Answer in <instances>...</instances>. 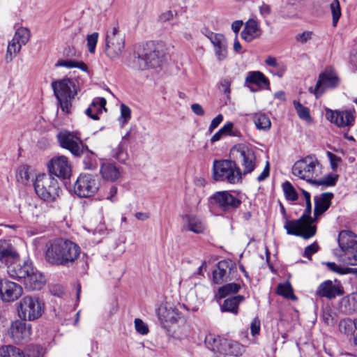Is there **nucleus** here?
I'll use <instances>...</instances> for the list:
<instances>
[{
    "label": "nucleus",
    "mask_w": 357,
    "mask_h": 357,
    "mask_svg": "<svg viewBox=\"0 0 357 357\" xmlns=\"http://www.w3.org/2000/svg\"><path fill=\"white\" fill-rule=\"evenodd\" d=\"M45 257L52 265L68 266L79 256V246L68 239L55 238L48 241L45 245Z\"/></svg>",
    "instance_id": "f257e3e1"
},
{
    "label": "nucleus",
    "mask_w": 357,
    "mask_h": 357,
    "mask_svg": "<svg viewBox=\"0 0 357 357\" xmlns=\"http://www.w3.org/2000/svg\"><path fill=\"white\" fill-rule=\"evenodd\" d=\"M7 273L10 278L22 280L25 288L30 291L40 290L45 283L43 274L29 261L22 263L15 261L8 266Z\"/></svg>",
    "instance_id": "f03ea898"
},
{
    "label": "nucleus",
    "mask_w": 357,
    "mask_h": 357,
    "mask_svg": "<svg viewBox=\"0 0 357 357\" xmlns=\"http://www.w3.org/2000/svg\"><path fill=\"white\" fill-rule=\"evenodd\" d=\"M305 210L301 218L294 220H286L284 227L288 234L308 239L315 235L316 227L312 225L311 202H305Z\"/></svg>",
    "instance_id": "7ed1b4c3"
},
{
    "label": "nucleus",
    "mask_w": 357,
    "mask_h": 357,
    "mask_svg": "<svg viewBox=\"0 0 357 357\" xmlns=\"http://www.w3.org/2000/svg\"><path fill=\"white\" fill-rule=\"evenodd\" d=\"M51 86L61 110L67 114L69 113L72 100L77 93L76 81L63 78L53 81Z\"/></svg>",
    "instance_id": "20e7f679"
},
{
    "label": "nucleus",
    "mask_w": 357,
    "mask_h": 357,
    "mask_svg": "<svg viewBox=\"0 0 357 357\" xmlns=\"http://www.w3.org/2000/svg\"><path fill=\"white\" fill-rule=\"evenodd\" d=\"M161 53L159 46L153 41H149L135 47L134 52L135 62L139 70H146L155 68L160 63Z\"/></svg>",
    "instance_id": "39448f33"
},
{
    "label": "nucleus",
    "mask_w": 357,
    "mask_h": 357,
    "mask_svg": "<svg viewBox=\"0 0 357 357\" xmlns=\"http://www.w3.org/2000/svg\"><path fill=\"white\" fill-rule=\"evenodd\" d=\"M213 177L216 181L236 184L241 181V169L235 161L230 160H215L213 165Z\"/></svg>",
    "instance_id": "423d86ee"
},
{
    "label": "nucleus",
    "mask_w": 357,
    "mask_h": 357,
    "mask_svg": "<svg viewBox=\"0 0 357 357\" xmlns=\"http://www.w3.org/2000/svg\"><path fill=\"white\" fill-rule=\"evenodd\" d=\"M34 189L37 195L45 202H53L60 191L58 181L47 174H39L34 182Z\"/></svg>",
    "instance_id": "0eeeda50"
},
{
    "label": "nucleus",
    "mask_w": 357,
    "mask_h": 357,
    "mask_svg": "<svg viewBox=\"0 0 357 357\" xmlns=\"http://www.w3.org/2000/svg\"><path fill=\"white\" fill-rule=\"evenodd\" d=\"M241 201L229 191H217L208 198V206L211 211L218 209L224 213H231L238 208Z\"/></svg>",
    "instance_id": "6e6552de"
},
{
    "label": "nucleus",
    "mask_w": 357,
    "mask_h": 357,
    "mask_svg": "<svg viewBox=\"0 0 357 357\" xmlns=\"http://www.w3.org/2000/svg\"><path fill=\"white\" fill-rule=\"evenodd\" d=\"M44 311V303L36 296H24L18 303L17 313L24 321H35Z\"/></svg>",
    "instance_id": "1a4fd4ad"
},
{
    "label": "nucleus",
    "mask_w": 357,
    "mask_h": 357,
    "mask_svg": "<svg viewBox=\"0 0 357 357\" xmlns=\"http://www.w3.org/2000/svg\"><path fill=\"white\" fill-rule=\"evenodd\" d=\"M320 165L314 155H309L297 160L292 167V174L301 179L312 183V178L317 176V167Z\"/></svg>",
    "instance_id": "9d476101"
},
{
    "label": "nucleus",
    "mask_w": 357,
    "mask_h": 357,
    "mask_svg": "<svg viewBox=\"0 0 357 357\" xmlns=\"http://www.w3.org/2000/svg\"><path fill=\"white\" fill-rule=\"evenodd\" d=\"M125 36L120 33L119 27L114 26L105 37V53L111 60L119 59L125 48Z\"/></svg>",
    "instance_id": "9b49d317"
},
{
    "label": "nucleus",
    "mask_w": 357,
    "mask_h": 357,
    "mask_svg": "<svg viewBox=\"0 0 357 357\" xmlns=\"http://www.w3.org/2000/svg\"><path fill=\"white\" fill-rule=\"evenodd\" d=\"M56 137L59 146L68 150L75 157H81L82 153L86 149V144L83 143L78 132L63 130L57 134Z\"/></svg>",
    "instance_id": "f8f14e48"
},
{
    "label": "nucleus",
    "mask_w": 357,
    "mask_h": 357,
    "mask_svg": "<svg viewBox=\"0 0 357 357\" xmlns=\"http://www.w3.org/2000/svg\"><path fill=\"white\" fill-rule=\"evenodd\" d=\"M100 187L96 175L81 174L74 184V192L80 197H89L95 195Z\"/></svg>",
    "instance_id": "ddd939ff"
},
{
    "label": "nucleus",
    "mask_w": 357,
    "mask_h": 357,
    "mask_svg": "<svg viewBox=\"0 0 357 357\" xmlns=\"http://www.w3.org/2000/svg\"><path fill=\"white\" fill-rule=\"evenodd\" d=\"M233 151L236 152V158L243 167L241 176L252 173L257 166V158L252 149L245 144H238Z\"/></svg>",
    "instance_id": "4468645a"
},
{
    "label": "nucleus",
    "mask_w": 357,
    "mask_h": 357,
    "mask_svg": "<svg viewBox=\"0 0 357 357\" xmlns=\"http://www.w3.org/2000/svg\"><path fill=\"white\" fill-rule=\"evenodd\" d=\"M326 118L338 128H351L354 125L356 112L354 109L333 110L326 108Z\"/></svg>",
    "instance_id": "2eb2a0df"
},
{
    "label": "nucleus",
    "mask_w": 357,
    "mask_h": 357,
    "mask_svg": "<svg viewBox=\"0 0 357 357\" xmlns=\"http://www.w3.org/2000/svg\"><path fill=\"white\" fill-rule=\"evenodd\" d=\"M340 79L332 69H326L319 75L315 88L309 89V91L314 93L317 98L320 97L328 88L334 89L339 85Z\"/></svg>",
    "instance_id": "dca6fc26"
},
{
    "label": "nucleus",
    "mask_w": 357,
    "mask_h": 357,
    "mask_svg": "<svg viewBox=\"0 0 357 357\" xmlns=\"http://www.w3.org/2000/svg\"><path fill=\"white\" fill-rule=\"evenodd\" d=\"M49 174L59 178L66 179L71 174V165L67 157L58 155L53 157L47 164Z\"/></svg>",
    "instance_id": "f3484780"
},
{
    "label": "nucleus",
    "mask_w": 357,
    "mask_h": 357,
    "mask_svg": "<svg viewBox=\"0 0 357 357\" xmlns=\"http://www.w3.org/2000/svg\"><path fill=\"white\" fill-rule=\"evenodd\" d=\"M236 273V265L231 261L222 260L218 263L217 268L213 271V280L215 284H221L233 280Z\"/></svg>",
    "instance_id": "a211bd4d"
},
{
    "label": "nucleus",
    "mask_w": 357,
    "mask_h": 357,
    "mask_svg": "<svg viewBox=\"0 0 357 357\" xmlns=\"http://www.w3.org/2000/svg\"><path fill=\"white\" fill-rule=\"evenodd\" d=\"M9 334L15 343L27 342L31 335V324H26L22 319L15 320L11 323Z\"/></svg>",
    "instance_id": "6ab92c4d"
},
{
    "label": "nucleus",
    "mask_w": 357,
    "mask_h": 357,
    "mask_svg": "<svg viewBox=\"0 0 357 357\" xmlns=\"http://www.w3.org/2000/svg\"><path fill=\"white\" fill-rule=\"evenodd\" d=\"M22 291L20 284L6 278L0 280V295L3 301L11 302L18 299Z\"/></svg>",
    "instance_id": "aec40b11"
},
{
    "label": "nucleus",
    "mask_w": 357,
    "mask_h": 357,
    "mask_svg": "<svg viewBox=\"0 0 357 357\" xmlns=\"http://www.w3.org/2000/svg\"><path fill=\"white\" fill-rule=\"evenodd\" d=\"M344 294L343 287L340 282L326 280L321 283L316 291V295L319 297H324L328 299L335 298Z\"/></svg>",
    "instance_id": "412c9836"
},
{
    "label": "nucleus",
    "mask_w": 357,
    "mask_h": 357,
    "mask_svg": "<svg viewBox=\"0 0 357 357\" xmlns=\"http://www.w3.org/2000/svg\"><path fill=\"white\" fill-rule=\"evenodd\" d=\"M206 36L214 47L218 60L219 61L225 60L228 54L227 41L225 36L221 33L209 32Z\"/></svg>",
    "instance_id": "4be33fe9"
},
{
    "label": "nucleus",
    "mask_w": 357,
    "mask_h": 357,
    "mask_svg": "<svg viewBox=\"0 0 357 357\" xmlns=\"http://www.w3.org/2000/svg\"><path fill=\"white\" fill-rule=\"evenodd\" d=\"M20 256L14 247L7 241L0 240V266L8 268L10 264L19 260Z\"/></svg>",
    "instance_id": "5701e85b"
},
{
    "label": "nucleus",
    "mask_w": 357,
    "mask_h": 357,
    "mask_svg": "<svg viewBox=\"0 0 357 357\" xmlns=\"http://www.w3.org/2000/svg\"><path fill=\"white\" fill-rule=\"evenodd\" d=\"M270 84L269 80L260 71L249 72L245 79V86L250 89L252 92L257 90L254 89L252 85L257 86L259 89H267Z\"/></svg>",
    "instance_id": "b1692460"
},
{
    "label": "nucleus",
    "mask_w": 357,
    "mask_h": 357,
    "mask_svg": "<svg viewBox=\"0 0 357 357\" xmlns=\"http://www.w3.org/2000/svg\"><path fill=\"white\" fill-rule=\"evenodd\" d=\"M261 33L262 30L259 26V22L256 20L250 19L245 22L241 36L243 40L250 43L254 39L260 37Z\"/></svg>",
    "instance_id": "393cba45"
},
{
    "label": "nucleus",
    "mask_w": 357,
    "mask_h": 357,
    "mask_svg": "<svg viewBox=\"0 0 357 357\" xmlns=\"http://www.w3.org/2000/svg\"><path fill=\"white\" fill-rule=\"evenodd\" d=\"M204 342L206 347L215 355L221 354L223 347L227 345L226 338L213 333H209L205 337Z\"/></svg>",
    "instance_id": "a878e982"
},
{
    "label": "nucleus",
    "mask_w": 357,
    "mask_h": 357,
    "mask_svg": "<svg viewBox=\"0 0 357 357\" xmlns=\"http://www.w3.org/2000/svg\"><path fill=\"white\" fill-rule=\"evenodd\" d=\"M333 197L332 192L322 193L320 197L314 198V215L318 218L323 213L326 211L331 204V199Z\"/></svg>",
    "instance_id": "bb28decb"
},
{
    "label": "nucleus",
    "mask_w": 357,
    "mask_h": 357,
    "mask_svg": "<svg viewBox=\"0 0 357 357\" xmlns=\"http://www.w3.org/2000/svg\"><path fill=\"white\" fill-rule=\"evenodd\" d=\"M244 301L245 297L242 295L229 296L220 303V310L223 312H229L236 315L238 313L239 305Z\"/></svg>",
    "instance_id": "cd10ccee"
},
{
    "label": "nucleus",
    "mask_w": 357,
    "mask_h": 357,
    "mask_svg": "<svg viewBox=\"0 0 357 357\" xmlns=\"http://www.w3.org/2000/svg\"><path fill=\"white\" fill-rule=\"evenodd\" d=\"M100 173L104 180L114 182L121 176V171L114 163L103 162Z\"/></svg>",
    "instance_id": "c85d7f7f"
},
{
    "label": "nucleus",
    "mask_w": 357,
    "mask_h": 357,
    "mask_svg": "<svg viewBox=\"0 0 357 357\" xmlns=\"http://www.w3.org/2000/svg\"><path fill=\"white\" fill-rule=\"evenodd\" d=\"M183 220L188 229L195 234L203 233L205 230L204 223L195 215L185 214L183 216Z\"/></svg>",
    "instance_id": "c756f323"
},
{
    "label": "nucleus",
    "mask_w": 357,
    "mask_h": 357,
    "mask_svg": "<svg viewBox=\"0 0 357 357\" xmlns=\"http://www.w3.org/2000/svg\"><path fill=\"white\" fill-rule=\"evenodd\" d=\"M106 100L104 98H96L89 107L86 109L85 114L93 120L99 119V114L105 109Z\"/></svg>",
    "instance_id": "7c9ffc66"
},
{
    "label": "nucleus",
    "mask_w": 357,
    "mask_h": 357,
    "mask_svg": "<svg viewBox=\"0 0 357 357\" xmlns=\"http://www.w3.org/2000/svg\"><path fill=\"white\" fill-rule=\"evenodd\" d=\"M224 136L241 137V132L234 128V123L227 122L217 132H215L211 138V142L215 143L222 139Z\"/></svg>",
    "instance_id": "2f4dec72"
},
{
    "label": "nucleus",
    "mask_w": 357,
    "mask_h": 357,
    "mask_svg": "<svg viewBox=\"0 0 357 357\" xmlns=\"http://www.w3.org/2000/svg\"><path fill=\"white\" fill-rule=\"evenodd\" d=\"M338 244L343 252L354 248V234L350 231L343 230L338 235Z\"/></svg>",
    "instance_id": "473e14b6"
},
{
    "label": "nucleus",
    "mask_w": 357,
    "mask_h": 357,
    "mask_svg": "<svg viewBox=\"0 0 357 357\" xmlns=\"http://www.w3.org/2000/svg\"><path fill=\"white\" fill-rule=\"evenodd\" d=\"M158 316L162 324H173L177 321V313L172 307H161L158 310Z\"/></svg>",
    "instance_id": "72a5a7b5"
},
{
    "label": "nucleus",
    "mask_w": 357,
    "mask_h": 357,
    "mask_svg": "<svg viewBox=\"0 0 357 357\" xmlns=\"http://www.w3.org/2000/svg\"><path fill=\"white\" fill-rule=\"evenodd\" d=\"M227 346L223 347L221 354L228 356H240L244 352V347L239 342L227 339Z\"/></svg>",
    "instance_id": "f704fd0d"
},
{
    "label": "nucleus",
    "mask_w": 357,
    "mask_h": 357,
    "mask_svg": "<svg viewBox=\"0 0 357 357\" xmlns=\"http://www.w3.org/2000/svg\"><path fill=\"white\" fill-rule=\"evenodd\" d=\"M83 158V165L85 169L93 170L97 167V155L91 151L86 145V149H84L82 153Z\"/></svg>",
    "instance_id": "c9c22d12"
},
{
    "label": "nucleus",
    "mask_w": 357,
    "mask_h": 357,
    "mask_svg": "<svg viewBox=\"0 0 357 357\" xmlns=\"http://www.w3.org/2000/svg\"><path fill=\"white\" fill-rule=\"evenodd\" d=\"M241 289V284L237 283H228L218 289V294L215 296L216 299L223 298L229 294H236Z\"/></svg>",
    "instance_id": "e433bc0d"
},
{
    "label": "nucleus",
    "mask_w": 357,
    "mask_h": 357,
    "mask_svg": "<svg viewBox=\"0 0 357 357\" xmlns=\"http://www.w3.org/2000/svg\"><path fill=\"white\" fill-rule=\"evenodd\" d=\"M254 123L259 130H267L271 126L269 118L264 113H255L253 116Z\"/></svg>",
    "instance_id": "4c0bfd02"
},
{
    "label": "nucleus",
    "mask_w": 357,
    "mask_h": 357,
    "mask_svg": "<svg viewBox=\"0 0 357 357\" xmlns=\"http://www.w3.org/2000/svg\"><path fill=\"white\" fill-rule=\"evenodd\" d=\"M0 357H23V351L13 345H4L0 347Z\"/></svg>",
    "instance_id": "58836bf2"
},
{
    "label": "nucleus",
    "mask_w": 357,
    "mask_h": 357,
    "mask_svg": "<svg viewBox=\"0 0 357 357\" xmlns=\"http://www.w3.org/2000/svg\"><path fill=\"white\" fill-rule=\"evenodd\" d=\"M339 176L336 174H328L320 179H314L312 184L316 185L335 186L338 180Z\"/></svg>",
    "instance_id": "ea45409f"
},
{
    "label": "nucleus",
    "mask_w": 357,
    "mask_h": 357,
    "mask_svg": "<svg viewBox=\"0 0 357 357\" xmlns=\"http://www.w3.org/2000/svg\"><path fill=\"white\" fill-rule=\"evenodd\" d=\"M56 67H66L68 68H77L84 71H86L88 68L86 63L82 61H77L72 59H66V60H59L57 63L55 64Z\"/></svg>",
    "instance_id": "a19ab883"
},
{
    "label": "nucleus",
    "mask_w": 357,
    "mask_h": 357,
    "mask_svg": "<svg viewBox=\"0 0 357 357\" xmlns=\"http://www.w3.org/2000/svg\"><path fill=\"white\" fill-rule=\"evenodd\" d=\"M45 354V349L38 344L29 345L25 351L23 352V357H44Z\"/></svg>",
    "instance_id": "79ce46f5"
},
{
    "label": "nucleus",
    "mask_w": 357,
    "mask_h": 357,
    "mask_svg": "<svg viewBox=\"0 0 357 357\" xmlns=\"http://www.w3.org/2000/svg\"><path fill=\"white\" fill-rule=\"evenodd\" d=\"M277 294L286 298H291L292 300H295L296 298V296L293 293V290L289 282L279 284L277 287Z\"/></svg>",
    "instance_id": "37998d69"
},
{
    "label": "nucleus",
    "mask_w": 357,
    "mask_h": 357,
    "mask_svg": "<svg viewBox=\"0 0 357 357\" xmlns=\"http://www.w3.org/2000/svg\"><path fill=\"white\" fill-rule=\"evenodd\" d=\"M15 40H17L21 45H24L29 40L30 31L28 29L19 28L14 35Z\"/></svg>",
    "instance_id": "c03bdc74"
},
{
    "label": "nucleus",
    "mask_w": 357,
    "mask_h": 357,
    "mask_svg": "<svg viewBox=\"0 0 357 357\" xmlns=\"http://www.w3.org/2000/svg\"><path fill=\"white\" fill-rule=\"evenodd\" d=\"M282 190L287 199L290 201H296L298 199V193L289 181H287L283 183Z\"/></svg>",
    "instance_id": "a18cd8bd"
},
{
    "label": "nucleus",
    "mask_w": 357,
    "mask_h": 357,
    "mask_svg": "<svg viewBox=\"0 0 357 357\" xmlns=\"http://www.w3.org/2000/svg\"><path fill=\"white\" fill-rule=\"evenodd\" d=\"M330 9L333 17V26L335 27L342 15L340 1L333 0L330 4Z\"/></svg>",
    "instance_id": "49530a36"
},
{
    "label": "nucleus",
    "mask_w": 357,
    "mask_h": 357,
    "mask_svg": "<svg viewBox=\"0 0 357 357\" xmlns=\"http://www.w3.org/2000/svg\"><path fill=\"white\" fill-rule=\"evenodd\" d=\"M357 319H347L340 321V331L346 334H349L353 331V329H357Z\"/></svg>",
    "instance_id": "de8ad7c7"
},
{
    "label": "nucleus",
    "mask_w": 357,
    "mask_h": 357,
    "mask_svg": "<svg viewBox=\"0 0 357 357\" xmlns=\"http://www.w3.org/2000/svg\"><path fill=\"white\" fill-rule=\"evenodd\" d=\"M344 252L342 257L345 264L351 266L357 265V250L353 248Z\"/></svg>",
    "instance_id": "09e8293b"
},
{
    "label": "nucleus",
    "mask_w": 357,
    "mask_h": 357,
    "mask_svg": "<svg viewBox=\"0 0 357 357\" xmlns=\"http://www.w3.org/2000/svg\"><path fill=\"white\" fill-rule=\"evenodd\" d=\"M294 105L300 119L305 121L310 120V111L307 107L303 106L301 103L296 101L294 102Z\"/></svg>",
    "instance_id": "8fccbe9b"
},
{
    "label": "nucleus",
    "mask_w": 357,
    "mask_h": 357,
    "mask_svg": "<svg viewBox=\"0 0 357 357\" xmlns=\"http://www.w3.org/2000/svg\"><path fill=\"white\" fill-rule=\"evenodd\" d=\"M17 178L22 183H26L29 181L30 174L27 166H22L18 169Z\"/></svg>",
    "instance_id": "3c124183"
},
{
    "label": "nucleus",
    "mask_w": 357,
    "mask_h": 357,
    "mask_svg": "<svg viewBox=\"0 0 357 357\" xmlns=\"http://www.w3.org/2000/svg\"><path fill=\"white\" fill-rule=\"evenodd\" d=\"M98 33L93 32L86 37L88 50L90 53H94L98 39Z\"/></svg>",
    "instance_id": "603ef678"
},
{
    "label": "nucleus",
    "mask_w": 357,
    "mask_h": 357,
    "mask_svg": "<svg viewBox=\"0 0 357 357\" xmlns=\"http://www.w3.org/2000/svg\"><path fill=\"white\" fill-rule=\"evenodd\" d=\"M131 118V110L129 107L125 104L121 105V116L119 117V121L123 124L127 123Z\"/></svg>",
    "instance_id": "864d4df0"
},
{
    "label": "nucleus",
    "mask_w": 357,
    "mask_h": 357,
    "mask_svg": "<svg viewBox=\"0 0 357 357\" xmlns=\"http://www.w3.org/2000/svg\"><path fill=\"white\" fill-rule=\"evenodd\" d=\"M26 211L28 213V215H29L32 220H36L42 215L40 207L35 204H29Z\"/></svg>",
    "instance_id": "5fc2aeb1"
},
{
    "label": "nucleus",
    "mask_w": 357,
    "mask_h": 357,
    "mask_svg": "<svg viewBox=\"0 0 357 357\" xmlns=\"http://www.w3.org/2000/svg\"><path fill=\"white\" fill-rule=\"evenodd\" d=\"M319 250V246L318 243L317 242H314L305 248L303 257L307 258L308 259H311L312 255L317 252Z\"/></svg>",
    "instance_id": "6e6d98bb"
},
{
    "label": "nucleus",
    "mask_w": 357,
    "mask_h": 357,
    "mask_svg": "<svg viewBox=\"0 0 357 357\" xmlns=\"http://www.w3.org/2000/svg\"><path fill=\"white\" fill-rule=\"evenodd\" d=\"M22 46V45H21L17 40H15V38H13L8 43L7 53L10 55L13 54H16L20 51Z\"/></svg>",
    "instance_id": "4d7b16f0"
},
{
    "label": "nucleus",
    "mask_w": 357,
    "mask_h": 357,
    "mask_svg": "<svg viewBox=\"0 0 357 357\" xmlns=\"http://www.w3.org/2000/svg\"><path fill=\"white\" fill-rule=\"evenodd\" d=\"M135 326L136 331L141 335H146L149 333L147 325L140 319H135Z\"/></svg>",
    "instance_id": "13d9d810"
},
{
    "label": "nucleus",
    "mask_w": 357,
    "mask_h": 357,
    "mask_svg": "<svg viewBox=\"0 0 357 357\" xmlns=\"http://www.w3.org/2000/svg\"><path fill=\"white\" fill-rule=\"evenodd\" d=\"M326 154L330 160L331 169L335 171L337 168L338 163L341 161V158L330 151H328Z\"/></svg>",
    "instance_id": "bf43d9fd"
},
{
    "label": "nucleus",
    "mask_w": 357,
    "mask_h": 357,
    "mask_svg": "<svg viewBox=\"0 0 357 357\" xmlns=\"http://www.w3.org/2000/svg\"><path fill=\"white\" fill-rule=\"evenodd\" d=\"M223 121V116L220 114L218 116H216L211 122V124L208 127V132L210 133H212L213 130L218 128V126L221 123V122Z\"/></svg>",
    "instance_id": "052dcab7"
},
{
    "label": "nucleus",
    "mask_w": 357,
    "mask_h": 357,
    "mask_svg": "<svg viewBox=\"0 0 357 357\" xmlns=\"http://www.w3.org/2000/svg\"><path fill=\"white\" fill-rule=\"evenodd\" d=\"M260 15L264 17H268L271 13V8L268 4L262 2L261 5L259 7Z\"/></svg>",
    "instance_id": "680f3d73"
},
{
    "label": "nucleus",
    "mask_w": 357,
    "mask_h": 357,
    "mask_svg": "<svg viewBox=\"0 0 357 357\" xmlns=\"http://www.w3.org/2000/svg\"><path fill=\"white\" fill-rule=\"evenodd\" d=\"M251 334L255 336L258 335L260 331V321L257 318L252 320L250 326Z\"/></svg>",
    "instance_id": "e2e57ef3"
},
{
    "label": "nucleus",
    "mask_w": 357,
    "mask_h": 357,
    "mask_svg": "<svg viewBox=\"0 0 357 357\" xmlns=\"http://www.w3.org/2000/svg\"><path fill=\"white\" fill-rule=\"evenodd\" d=\"M324 264H325L330 271H333L335 273L340 274H344L346 273L344 271H343V269L341 267L338 266L335 262H326L324 263Z\"/></svg>",
    "instance_id": "0e129e2a"
},
{
    "label": "nucleus",
    "mask_w": 357,
    "mask_h": 357,
    "mask_svg": "<svg viewBox=\"0 0 357 357\" xmlns=\"http://www.w3.org/2000/svg\"><path fill=\"white\" fill-rule=\"evenodd\" d=\"M269 174H270V166H269V162L267 161L266 165L263 172L261 173V174L259 176H258V177L257 178V180L259 182H261V181H264L266 178L268 177Z\"/></svg>",
    "instance_id": "69168bd1"
},
{
    "label": "nucleus",
    "mask_w": 357,
    "mask_h": 357,
    "mask_svg": "<svg viewBox=\"0 0 357 357\" xmlns=\"http://www.w3.org/2000/svg\"><path fill=\"white\" fill-rule=\"evenodd\" d=\"M220 86L221 88V90L225 93H230V86H231V81L228 79H224L220 82Z\"/></svg>",
    "instance_id": "338daca9"
},
{
    "label": "nucleus",
    "mask_w": 357,
    "mask_h": 357,
    "mask_svg": "<svg viewBox=\"0 0 357 357\" xmlns=\"http://www.w3.org/2000/svg\"><path fill=\"white\" fill-rule=\"evenodd\" d=\"M191 109L194 114L197 116H202L204 115L205 112L202 105L198 103H194L191 105Z\"/></svg>",
    "instance_id": "774afa93"
}]
</instances>
